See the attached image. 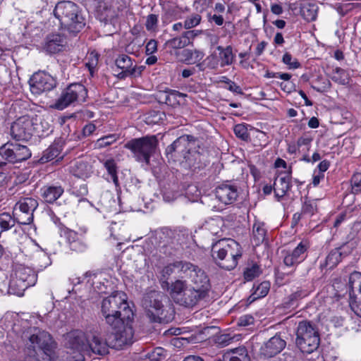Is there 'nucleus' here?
<instances>
[{"instance_id":"obj_1","label":"nucleus","mask_w":361,"mask_h":361,"mask_svg":"<svg viewBox=\"0 0 361 361\" xmlns=\"http://www.w3.org/2000/svg\"><path fill=\"white\" fill-rule=\"evenodd\" d=\"M101 325L93 324L83 330L74 329L65 336L66 346L72 351L73 355L66 357V361H85V355L104 356L109 353L106 338L102 335Z\"/></svg>"},{"instance_id":"obj_2","label":"nucleus","mask_w":361,"mask_h":361,"mask_svg":"<svg viewBox=\"0 0 361 361\" xmlns=\"http://www.w3.org/2000/svg\"><path fill=\"white\" fill-rule=\"evenodd\" d=\"M23 338L27 354L25 361H39L37 357V350L42 351L49 360H54L57 343L48 331L33 328L27 331Z\"/></svg>"},{"instance_id":"obj_3","label":"nucleus","mask_w":361,"mask_h":361,"mask_svg":"<svg viewBox=\"0 0 361 361\" xmlns=\"http://www.w3.org/2000/svg\"><path fill=\"white\" fill-rule=\"evenodd\" d=\"M142 305L152 322H169L173 319V305L168 297L160 291L152 290L145 294Z\"/></svg>"},{"instance_id":"obj_4","label":"nucleus","mask_w":361,"mask_h":361,"mask_svg":"<svg viewBox=\"0 0 361 361\" xmlns=\"http://www.w3.org/2000/svg\"><path fill=\"white\" fill-rule=\"evenodd\" d=\"M102 313L108 325H114L121 319H133V312L130 308L126 295L123 292H114L105 298L102 302Z\"/></svg>"},{"instance_id":"obj_5","label":"nucleus","mask_w":361,"mask_h":361,"mask_svg":"<svg viewBox=\"0 0 361 361\" xmlns=\"http://www.w3.org/2000/svg\"><path fill=\"white\" fill-rule=\"evenodd\" d=\"M53 13L61 26L70 32L78 33L85 25V19L80 14L79 7L72 1L58 2Z\"/></svg>"},{"instance_id":"obj_6","label":"nucleus","mask_w":361,"mask_h":361,"mask_svg":"<svg viewBox=\"0 0 361 361\" xmlns=\"http://www.w3.org/2000/svg\"><path fill=\"white\" fill-rule=\"evenodd\" d=\"M212 257L216 263L227 270L233 269L242 256L240 245L233 239H224L213 245Z\"/></svg>"},{"instance_id":"obj_7","label":"nucleus","mask_w":361,"mask_h":361,"mask_svg":"<svg viewBox=\"0 0 361 361\" xmlns=\"http://www.w3.org/2000/svg\"><path fill=\"white\" fill-rule=\"evenodd\" d=\"M170 294L177 304L186 307H194L200 300L207 297L204 290L188 287L185 281L180 279L171 284Z\"/></svg>"},{"instance_id":"obj_8","label":"nucleus","mask_w":361,"mask_h":361,"mask_svg":"<svg viewBox=\"0 0 361 361\" xmlns=\"http://www.w3.org/2000/svg\"><path fill=\"white\" fill-rule=\"evenodd\" d=\"M158 140L154 135L132 139L125 144V147L133 153L138 162L149 164L150 157L154 153Z\"/></svg>"},{"instance_id":"obj_9","label":"nucleus","mask_w":361,"mask_h":361,"mask_svg":"<svg viewBox=\"0 0 361 361\" xmlns=\"http://www.w3.org/2000/svg\"><path fill=\"white\" fill-rule=\"evenodd\" d=\"M320 342L318 331L310 322H299L296 331V345L303 353H312L319 347Z\"/></svg>"},{"instance_id":"obj_10","label":"nucleus","mask_w":361,"mask_h":361,"mask_svg":"<svg viewBox=\"0 0 361 361\" xmlns=\"http://www.w3.org/2000/svg\"><path fill=\"white\" fill-rule=\"evenodd\" d=\"M193 136L184 135L178 137L166 149V156L169 161L180 162L190 161L191 144L194 142Z\"/></svg>"},{"instance_id":"obj_11","label":"nucleus","mask_w":361,"mask_h":361,"mask_svg":"<svg viewBox=\"0 0 361 361\" xmlns=\"http://www.w3.org/2000/svg\"><path fill=\"white\" fill-rule=\"evenodd\" d=\"M87 96V90L83 85L73 83L62 91L53 107L57 110H63L75 102H84Z\"/></svg>"},{"instance_id":"obj_12","label":"nucleus","mask_w":361,"mask_h":361,"mask_svg":"<svg viewBox=\"0 0 361 361\" xmlns=\"http://www.w3.org/2000/svg\"><path fill=\"white\" fill-rule=\"evenodd\" d=\"M37 119L25 115L17 118L11 126V135L16 140H28L35 133Z\"/></svg>"},{"instance_id":"obj_13","label":"nucleus","mask_w":361,"mask_h":361,"mask_svg":"<svg viewBox=\"0 0 361 361\" xmlns=\"http://www.w3.org/2000/svg\"><path fill=\"white\" fill-rule=\"evenodd\" d=\"M38 207V202L32 197L20 199L14 206L13 216L17 224L29 225L33 221V213Z\"/></svg>"},{"instance_id":"obj_14","label":"nucleus","mask_w":361,"mask_h":361,"mask_svg":"<svg viewBox=\"0 0 361 361\" xmlns=\"http://www.w3.org/2000/svg\"><path fill=\"white\" fill-rule=\"evenodd\" d=\"M0 155L10 163H17L28 159L31 152L25 145L8 142L0 147Z\"/></svg>"},{"instance_id":"obj_15","label":"nucleus","mask_w":361,"mask_h":361,"mask_svg":"<svg viewBox=\"0 0 361 361\" xmlns=\"http://www.w3.org/2000/svg\"><path fill=\"white\" fill-rule=\"evenodd\" d=\"M30 89L32 94L39 95L44 92L53 90L56 86L54 77L44 71L35 73L29 80Z\"/></svg>"},{"instance_id":"obj_16","label":"nucleus","mask_w":361,"mask_h":361,"mask_svg":"<svg viewBox=\"0 0 361 361\" xmlns=\"http://www.w3.org/2000/svg\"><path fill=\"white\" fill-rule=\"evenodd\" d=\"M133 319H123L118 324L109 325L114 335L115 345L118 347H123L133 343L134 331L132 327Z\"/></svg>"},{"instance_id":"obj_17","label":"nucleus","mask_w":361,"mask_h":361,"mask_svg":"<svg viewBox=\"0 0 361 361\" xmlns=\"http://www.w3.org/2000/svg\"><path fill=\"white\" fill-rule=\"evenodd\" d=\"M187 270H185L183 278L190 279L194 284V287L197 290H204V295L207 296L208 291L210 288V283L208 276L205 272L197 265L189 262L187 264Z\"/></svg>"},{"instance_id":"obj_18","label":"nucleus","mask_w":361,"mask_h":361,"mask_svg":"<svg viewBox=\"0 0 361 361\" xmlns=\"http://www.w3.org/2000/svg\"><path fill=\"white\" fill-rule=\"evenodd\" d=\"M186 261H176L165 266L160 272V282L163 288H169V283L168 280L173 275H177L179 278H183V274L187 270Z\"/></svg>"},{"instance_id":"obj_19","label":"nucleus","mask_w":361,"mask_h":361,"mask_svg":"<svg viewBox=\"0 0 361 361\" xmlns=\"http://www.w3.org/2000/svg\"><path fill=\"white\" fill-rule=\"evenodd\" d=\"M292 170L288 169V171H279L277 177L274 183V191L276 197L280 200L283 197L291 187Z\"/></svg>"},{"instance_id":"obj_20","label":"nucleus","mask_w":361,"mask_h":361,"mask_svg":"<svg viewBox=\"0 0 361 361\" xmlns=\"http://www.w3.org/2000/svg\"><path fill=\"white\" fill-rule=\"evenodd\" d=\"M238 195V187L230 183L221 184L215 189L216 197L224 204L233 203Z\"/></svg>"},{"instance_id":"obj_21","label":"nucleus","mask_w":361,"mask_h":361,"mask_svg":"<svg viewBox=\"0 0 361 361\" xmlns=\"http://www.w3.org/2000/svg\"><path fill=\"white\" fill-rule=\"evenodd\" d=\"M307 250V244L300 242L293 250L284 252V264L288 267H293L300 264L306 257Z\"/></svg>"},{"instance_id":"obj_22","label":"nucleus","mask_w":361,"mask_h":361,"mask_svg":"<svg viewBox=\"0 0 361 361\" xmlns=\"http://www.w3.org/2000/svg\"><path fill=\"white\" fill-rule=\"evenodd\" d=\"M307 250V244L300 242L293 250L284 252V264L288 267H293L300 264L306 257Z\"/></svg>"},{"instance_id":"obj_23","label":"nucleus","mask_w":361,"mask_h":361,"mask_svg":"<svg viewBox=\"0 0 361 361\" xmlns=\"http://www.w3.org/2000/svg\"><path fill=\"white\" fill-rule=\"evenodd\" d=\"M286 343L279 336L271 337L260 348V353L264 357H272L281 353L286 347Z\"/></svg>"},{"instance_id":"obj_24","label":"nucleus","mask_w":361,"mask_h":361,"mask_svg":"<svg viewBox=\"0 0 361 361\" xmlns=\"http://www.w3.org/2000/svg\"><path fill=\"white\" fill-rule=\"evenodd\" d=\"M354 247V242H348L341 247L331 250L326 257V265L329 268L334 267L341 261L343 256H347L350 253Z\"/></svg>"},{"instance_id":"obj_25","label":"nucleus","mask_w":361,"mask_h":361,"mask_svg":"<svg viewBox=\"0 0 361 361\" xmlns=\"http://www.w3.org/2000/svg\"><path fill=\"white\" fill-rule=\"evenodd\" d=\"M14 276L23 282L27 283L29 286H34L37 280V275L35 271L22 264L16 267Z\"/></svg>"},{"instance_id":"obj_26","label":"nucleus","mask_w":361,"mask_h":361,"mask_svg":"<svg viewBox=\"0 0 361 361\" xmlns=\"http://www.w3.org/2000/svg\"><path fill=\"white\" fill-rule=\"evenodd\" d=\"M65 44L63 37L59 34L49 35L44 45V49L49 54H56L61 51Z\"/></svg>"},{"instance_id":"obj_27","label":"nucleus","mask_w":361,"mask_h":361,"mask_svg":"<svg viewBox=\"0 0 361 361\" xmlns=\"http://www.w3.org/2000/svg\"><path fill=\"white\" fill-rule=\"evenodd\" d=\"M41 196L47 203H54L63 193L64 190L60 185H47L41 190Z\"/></svg>"},{"instance_id":"obj_28","label":"nucleus","mask_w":361,"mask_h":361,"mask_svg":"<svg viewBox=\"0 0 361 361\" xmlns=\"http://www.w3.org/2000/svg\"><path fill=\"white\" fill-rule=\"evenodd\" d=\"M216 50L219 51L218 62H219L221 67L230 66L234 62L235 55L233 52L231 46L229 45L226 47L218 46Z\"/></svg>"},{"instance_id":"obj_29","label":"nucleus","mask_w":361,"mask_h":361,"mask_svg":"<svg viewBox=\"0 0 361 361\" xmlns=\"http://www.w3.org/2000/svg\"><path fill=\"white\" fill-rule=\"evenodd\" d=\"M71 171L73 176L85 179L90 177L92 173V168L87 161L79 160L76 161L71 166Z\"/></svg>"},{"instance_id":"obj_30","label":"nucleus","mask_w":361,"mask_h":361,"mask_svg":"<svg viewBox=\"0 0 361 361\" xmlns=\"http://www.w3.org/2000/svg\"><path fill=\"white\" fill-rule=\"evenodd\" d=\"M224 359H228L229 361H250L247 350L244 346L228 350L224 354Z\"/></svg>"},{"instance_id":"obj_31","label":"nucleus","mask_w":361,"mask_h":361,"mask_svg":"<svg viewBox=\"0 0 361 361\" xmlns=\"http://www.w3.org/2000/svg\"><path fill=\"white\" fill-rule=\"evenodd\" d=\"M63 146L60 142H54L44 152L41 158L43 162H48L54 159H62L63 156H60Z\"/></svg>"},{"instance_id":"obj_32","label":"nucleus","mask_w":361,"mask_h":361,"mask_svg":"<svg viewBox=\"0 0 361 361\" xmlns=\"http://www.w3.org/2000/svg\"><path fill=\"white\" fill-rule=\"evenodd\" d=\"M252 289L253 293L247 300L250 303L257 299L265 297L269 291L270 283L265 281L259 283L258 285L254 284Z\"/></svg>"},{"instance_id":"obj_33","label":"nucleus","mask_w":361,"mask_h":361,"mask_svg":"<svg viewBox=\"0 0 361 361\" xmlns=\"http://www.w3.org/2000/svg\"><path fill=\"white\" fill-rule=\"evenodd\" d=\"M267 234V229L264 227V224L260 221H255L252 226V241L255 245H259L262 243Z\"/></svg>"},{"instance_id":"obj_34","label":"nucleus","mask_w":361,"mask_h":361,"mask_svg":"<svg viewBox=\"0 0 361 361\" xmlns=\"http://www.w3.org/2000/svg\"><path fill=\"white\" fill-rule=\"evenodd\" d=\"M85 277L90 278L92 281V285L95 290L98 291L99 293L106 292L107 287L106 283H108L109 281L104 277H103L102 274H96L92 273H86Z\"/></svg>"},{"instance_id":"obj_35","label":"nucleus","mask_w":361,"mask_h":361,"mask_svg":"<svg viewBox=\"0 0 361 361\" xmlns=\"http://www.w3.org/2000/svg\"><path fill=\"white\" fill-rule=\"evenodd\" d=\"M30 286L27 283L19 280L15 276H12L9 281L8 293L18 296L23 295L24 291Z\"/></svg>"},{"instance_id":"obj_36","label":"nucleus","mask_w":361,"mask_h":361,"mask_svg":"<svg viewBox=\"0 0 361 361\" xmlns=\"http://www.w3.org/2000/svg\"><path fill=\"white\" fill-rule=\"evenodd\" d=\"M318 7L312 3H304L300 7V13L302 18L308 21H314L317 16Z\"/></svg>"},{"instance_id":"obj_37","label":"nucleus","mask_w":361,"mask_h":361,"mask_svg":"<svg viewBox=\"0 0 361 361\" xmlns=\"http://www.w3.org/2000/svg\"><path fill=\"white\" fill-rule=\"evenodd\" d=\"M306 291L297 290L295 292L287 296L283 301V307L287 309L295 308L298 306V301L307 295Z\"/></svg>"},{"instance_id":"obj_38","label":"nucleus","mask_w":361,"mask_h":361,"mask_svg":"<svg viewBox=\"0 0 361 361\" xmlns=\"http://www.w3.org/2000/svg\"><path fill=\"white\" fill-rule=\"evenodd\" d=\"M115 64L118 68L122 71H130L137 72V67L133 66V61L130 56L126 54H121L118 56L115 61Z\"/></svg>"},{"instance_id":"obj_39","label":"nucleus","mask_w":361,"mask_h":361,"mask_svg":"<svg viewBox=\"0 0 361 361\" xmlns=\"http://www.w3.org/2000/svg\"><path fill=\"white\" fill-rule=\"evenodd\" d=\"M183 56H184L185 63L195 64L203 59L204 53L202 51L197 49H185L183 51Z\"/></svg>"},{"instance_id":"obj_40","label":"nucleus","mask_w":361,"mask_h":361,"mask_svg":"<svg viewBox=\"0 0 361 361\" xmlns=\"http://www.w3.org/2000/svg\"><path fill=\"white\" fill-rule=\"evenodd\" d=\"M166 93L165 102L166 104L171 106L179 105L181 100L186 97V94L174 90H169L166 91Z\"/></svg>"},{"instance_id":"obj_41","label":"nucleus","mask_w":361,"mask_h":361,"mask_svg":"<svg viewBox=\"0 0 361 361\" xmlns=\"http://www.w3.org/2000/svg\"><path fill=\"white\" fill-rule=\"evenodd\" d=\"M164 46L166 49L171 50L180 49L187 47L185 43V39L183 38V35L173 37L167 40Z\"/></svg>"},{"instance_id":"obj_42","label":"nucleus","mask_w":361,"mask_h":361,"mask_svg":"<svg viewBox=\"0 0 361 361\" xmlns=\"http://www.w3.org/2000/svg\"><path fill=\"white\" fill-rule=\"evenodd\" d=\"M104 166L109 174L111 176V180L116 186H118V178L117 176V167L114 159H110L104 161Z\"/></svg>"},{"instance_id":"obj_43","label":"nucleus","mask_w":361,"mask_h":361,"mask_svg":"<svg viewBox=\"0 0 361 361\" xmlns=\"http://www.w3.org/2000/svg\"><path fill=\"white\" fill-rule=\"evenodd\" d=\"M332 80L339 85H345L349 83V77L346 71L341 68H336L334 71V75L331 78Z\"/></svg>"},{"instance_id":"obj_44","label":"nucleus","mask_w":361,"mask_h":361,"mask_svg":"<svg viewBox=\"0 0 361 361\" xmlns=\"http://www.w3.org/2000/svg\"><path fill=\"white\" fill-rule=\"evenodd\" d=\"M165 114L159 111H152L145 115V121L148 125H154L161 122Z\"/></svg>"},{"instance_id":"obj_45","label":"nucleus","mask_w":361,"mask_h":361,"mask_svg":"<svg viewBox=\"0 0 361 361\" xmlns=\"http://www.w3.org/2000/svg\"><path fill=\"white\" fill-rule=\"evenodd\" d=\"M317 210V203L314 200L305 199L302 207V214L312 216Z\"/></svg>"},{"instance_id":"obj_46","label":"nucleus","mask_w":361,"mask_h":361,"mask_svg":"<svg viewBox=\"0 0 361 361\" xmlns=\"http://www.w3.org/2000/svg\"><path fill=\"white\" fill-rule=\"evenodd\" d=\"M247 125L240 123L235 126L233 131L236 137L242 140L247 141L250 138L249 133L247 131Z\"/></svg>"},{"instance_id":"obj_47","label":"nucleus","mask_w":361,"mask_h":361,"mask_svg":"<svg viewBox=\"0 0 361 361\" xmlns=\"http://www.w3.org/2000/svg\"><path fill=\"white\" fill-rule=\"evenodd\" d=\"M36 266L39 269H42L49 264V259L47 255L42 251H37L35 255Z\"/></svg>"},{"instance_id":"obj_48","label":"nucleus","mask_w":361,"mask_h":361,"mask_svg":"<svg viewBox=\"0 0 361 361\" xmlns=\"http://www.w3.org/2000/svg\"><path fill=\"white\" fill-rule=\"evenodd\" d=\"M261 273L259 267L257 264H252L244 271V278L246 281H250L257 277Z\"/></svg>"},{"instance_id":"obj_49","label":"nucleus","mask_w":361,"mask_h":361,"mask_svg":"<svg viewBox=\"0 0 361 361\" xmlns=\"http://www.w3.org/2000/svg\"><path fill=\"white\" fill-rule=\"evenodd\" d=\"M118 136L116 134H111L104 136L97 140L96 145L99 148L106 147L116 141Z\"/></svg>"},{"instance_id":"obj_50","label":"nucleus","mask_w":361,"mask_h":361,"mask_svg":"<svg viewBox=\"0 0 361 361\" xmlns=\"http://www.w3.org/2000/svg\"><path fill=\"white\" fill-rule=\"evenodd\" d=\"M201 16L199 14H194L188 17L184 21V28L189 30L200 24Z\"/></svg>"},{"instance_id":"obj_51","label":"nucleus","mask_w":361,"mask_h":361,"mask_svg":"<svg viewBox=\"0 0 361 361\" xmlns=\"http://www.w3.org/2000/svg\"><path fill=\"white\" fill-rule=\"evenodd\" d=\"M351 187L353 193L361 192V173H355L351 178Z\"/></svg>"},{"instance_id":"obj_52","label":"nucleus","mask_w":361,"mask_h":361,"mask_svg":"<svg viewBox=\"0 0 361 361\" xmlns=\"http://www.w3.org/2000/svg\"><path fill=\"white\" fill-rule=\"evenodd\" d=\"M69 247H70V249L73 251L82 252L86 250L87 245L80 236L75 241H73L72 243H71L69 245Z\"/></svg>"},{"instance_id":"obj_53","label":"nucleus","mask_w":361,"mask_h":361,"mask_svg":"<svg viewBox=\"0 0 361 361\" xmlns=\"http://www.w3.org/2000/svg\"><path fill=\"white\" fill-rule=\"evenodd\" d=\"M202 32V30H191L183 32L182 35L183 38L185 39V43L187 46L192 44L195 38L197 37L199 35H200Z\"/></svg>"},{"instance_id":"obj_54","label":"nucleus","mask_w":361,"mask_h":361,"mask_svg":"<svg viewBox=\"0 0 361 361\" xmlns=\"http://www.w3.org/2000/svg\"><path fill=\"white\" fill-rule=\"evenodd\" d=\"M61 235L65 237L69 245L80 237L78 233L69 228L63 229Z\"/></svg>"},{"instance_id":"obj_55","label":"nucleus","mask_w":361,"mask_h":361,"mask_svg":"<svg viewBox=\"0 0 361 361\" xmlns=\"http://www.w3.org/2000/svg\"><path fill=\"white\" fill-rule=\"evenodd\" d=\"M98 55L97 54L91 53L87 58V61L85 65L92 73L93 70L96 68L98 63Z\"/></svg>"},{"instance_id":"obj_56","label":"nucleus","mask_w":361,"mask_h":361,"mask_svg":"<svg viewBox=\"0 0 361 361\" xmlns=\"http://www.w3.org/2000/svg\"><path fill=\"white\" fill-rule=\"evenodd\" d=\"M148 357L150 361H161L164 357V349L161 348H156L148 354Z\"/></svg>"},{"instance_id":"obj_57","label":"nucleus","mask_w":361,"mask_h":361,"mask_svg":"<svg viewBox=\"0 0 361 361\" xmlns=\"http://www.w3.org/2000/svg\"><path fill=\"white\" fill-rule=\"evenodd\" d=\"M255 319L251 314H245L239 317L238 324L240 326H249L253 324Z\"/></svg>"},{"instance_id":"obj_58","label":"nucleus","mask_w":361,"mask_h":361,"mask_svg":"<svg viewBox=\"0 0 361 361\" xmlns=\"http://www.w3.org/2000/svg\"><path fill=\"white\" fill-rule=\"evenodd\" d=\"M233 336H231L228 334H224L220 335L217 338L216 342L220 346L224 347L229 345L233 341Z\"/></svg>"},{"instance_id":"obj_59","label":"nucleus","mask_w":361,"mask_h":361,"mask_svg":"<svg viewBox=\"0 0 361 361\" xmlns=\"http://www.w3.org/2000/svg\"><path fill=\"white\" fill-rule=\"evenodd\" d=\"M292 56L288 52H286L283 54L282 61L286 64L288 65L290 68H297L300 66V63L294 60L292 61Z\"/></svg>"},{"instance_id":"obj_60","label":"nucleus","mask_w":361,"mask_h":361,"mask_svg":"<svg viewBox=\"0 0 361 361\" xmlns=\"http://www.w3.org/2000/svg\"><path fill=\"white\" fill-rule=\"evenodd\" d=\"M158 21L157 16L155 14H150L147 16L146 20L145 26L147 30H152L156 27Z\"/></svg>"},{"instance_id":"obj_61","label":"nucleus","mask_w":361,"mask_h":361,"mask_svg":"<svg viewBox=\"0 0 361 361\" xmlns=\"http://www.w3.org/2000/svg\"><path fill=\"white\" fill-rule=\"evenodd\" d=\"M157 50V42L154 39H150L146 45V54L151 55Z\"/></svg>"},{"instance_id":"obj_62","label":"nucleus","mask_w":361,"mask_h":361,"mask_svg":"<svg viewBox=\"0 0 361 361\" xmlns=\"http://www.w3.org/2000/svg\"><path fill=\"white\" fill-rule=\"evenodd\" d=\"M277 83L281 90L287 93H290L294 90V84L289 80Z\"/></svg>"},{"instance_id":"obj_63","label":"nucleus","mask_w":361,"mask_h":361,"mask_svg":"<svg viewBox=\"0 0 361 361\" xmlns=\"http://www.w3.org/2000/svg\"><path fill=\"white\" fill-rule=\"evenodd\" d=\"M226 88L232 92L239 94H243L241 87L232 80L228 82V85Z\"/></svg>"},{"instance_id":"obj_64","label":"nucleus","mask_w":361,"mask_h":361,"mask_svg":"<svg viewBox=\"0 0 361 361\" xmlns=\"http://www.w3.org/2000/svg\"><path fill=\"white\" fill-rule=\"evenodd\" d=\"M96 130V126L93 123L87 124L82 129L84 136H89Z\"/></svg>"}]
</instances>
